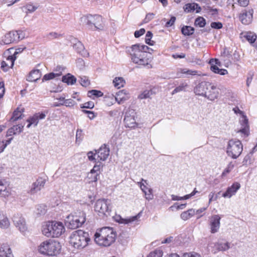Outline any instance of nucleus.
I'll use <instances>...</instances> for the list:
<instances>
[{
	"label": "nucleus",
	"instance_id": "1",
	"mask_svg": "<svg viewBox=\"0 0 257 257\" xmlns=\"http://www.w3.org/2000/svg\"><path fill=\"white\" fill-rule=\"evenodd\" d=\"M149 49L147 46L137 44L128 48L127 52L133 63L143 66H147L149 68L152 67L150 64L152 58L151 55L147 53Z\"/></svg>",
	"mask_w": 257,
	"mask_h": 257
},
{
	"label": "nucleus",
	"instance_id": "2",
	"mask_svg": "<svg viewBox=\"0 0 257 257\" xmlns=\"http://www.w3.org/2000/svg\"><path fill=\"white\" fill-rule=\"evenodd\" d=\"M94 237V240L98 245L108 247L115 242L116 233L112 227H104L97 230Z\"/></svg>",
	"mask_w": 257,
	"mask_h": 257
},
{
	"label": "nucleus",
	"instance_id": "3",
	"mask_svg": "<svg viewBox=\"0 0 257 257\" xmlns=\"http://www.w3.org/2000/svg\"><path fill=\"white\" fill-rule=\"evenodd\" d=\"M90 241L88 233L82 230L74 231L70 236V243L74 248L79 249L86 247Z\"/></svg>",
	"mask_w": 257,
	"mask_h": 257
},
{
	"label": "nucleus",
	"instance_id": "4",
	"mask_svg": "<svg viewBox=\"0 0 257 257\" xmlns=\"http://www.w3.org/2000/svg\"><path fill=\"white\" fill-rule=\"evenodd\" d=\"M65 231L63 224L61 222L51 221L43 226L42 233L48 237H58Z\"/></svg>",
	"mask_w": 257,
	"mask_h": 257
},
{
	"label": "nucleus",
	"instance_id": "5",
	"mask_svg": "<svg viewBox=\"0 0 257 257\" xmlns=\"http://www.w3.org/2000/svg\"><path fill=\"white\" fill-rule=\"evenodd\" d=\"M81 22L87 26L88 29L92 30H102L104 27L103 20L98 15H87L81 18Z\"/></svg>",
	"mask_w": 257,
	"mask_h": 257
},
{
	"label": "nucleus",
	"instance_id": "6",
	"mask_svg": "<svg viewBox=\"0 0 257 257\" xmlns=\"http://www.w3.org/2000/svg\"><path fill=\"white\" fill-rule=\"evenodd\" d=\"M61 246L58 241L48 239L42 242L39 246V252L43 254L50 256L56 255L59 253Z\"/></svg>",
	"mask_w": 257,
	"mask_h": 257
},
{
	"label": "nucleus",
	"instance_id": "7",
	"mask_svg": "<svg viewBox=\"0 0 257 257\" xmlns=\"http://www.w3.org/2000/svg\"><path fill=\"white\" fill-rule=\"evenodd\" d=\"M85 221L86 214L81 211L68 215L65 219V224L69 228L74 229L81 227Z\"/></svg>",
	"mask_w": 257,
	"mask_h": 257
},
{
	"label": "nucleus",
	"instance_id": "8",
	"mask_svg": "<svg viewBox=\"0 0 257 257\" xmlns=\"http://www.w3.org/2000/svg\"><path fill=\"white\" fill-rule=\"evenodd\" d=\"M243 151V145L238 140L231 139L228 142L226 153L233 159L238 158Z\"/></svg>",
	"mask_w": 257,
	"mask_h": 257
},
{
	"label": "nucleus",
	"instance_id": "9",
	"mask_svg": "<svg viewBox=\"0 0 257 257\" xmlns=\"http://www.w3.org/2000/svg\"><path fill=\"white\" fill-rule=\"evenodd\" d=\"M110 150L105 145L101 146L99 149L95 150L94 152L90 151L87 153V157L89 161L95 162L100 161H105L109 155Z\"/></svg>",
	"mask_w": 257,
	"mask_h": 257
},
{
	"label": "nucleus",
	"instance_id": "10",
	"mask_svg": "<svg viewBox=\"0 0 257 257\" xmlns=\"http://www.w3.org/2000/svg\"><path fill=\"white\" fill-rule=\"evenodd\" d=\"M94 208L99 216H107L111 211V201L108 199H99L96 201Z\"/></svg>",
	"mask_w": 257,
	"mask_h": 257
},
{
	"label": "nucleus",
	"instance_id": "11",
	"mask_svg": "<svg viewBox=\"0 0 257 257\" xmlns=\"http://www.w3.org/2000/svg\"><path fill=\"white\" fill-rule=\"evenodd\" d=\"M13 220L15 226L20 232L24 233L27 230L25 219L22 215H15L13 216Z\"/></svg>",
	"mask_w": 257,
	"mask_h": 257
},
{
	"label": "nucleus",
	"instance_id": "12",
	"mask_svg": "<svg viewBox=\"0 0 257 257\" xmlns=\"http://www.w3.org/2000/svg\"><path fill=\"white\" fill-rule=\"evenodd\" d=\"M219 95V88L216 85L210 83V85L208 86L205 96V97L211 101H214L217 99Z\"/></svg>",
	"mask_w": 257,
	"mask_h": 257
},
{
	"label": "nucleus",
	"instance_id": "13",
	"mask_svg": "<svg viewBox=\"0 0 257 257\" xmlns=\"http://www.w3.org/2000/svg\"><path fill=\"white\" fill-rule=\"evenodd\" d=\"M221 217L218 215H213L209 218L210 232L215 233L218 231L220 226Z\"/></svg>",
	"mask_w": 257,
	"mask_h": 257
},
{
	"label": "nucleus",
	"instance_id": "14",
	"mask_svg": "<svg viewBox=\"0 0 257 257\" xmlns=\"http://www.w3.org/2000/svg\"><path fill=\"white\" fill-rule=\"evenodd\" d=\"M210 85V82L202 81L198 83L194 88V92L196 95L205 97L207 89Z\"/></svg>",
	"mask_w": 257,
	"mask_h": 257
},
{
	"label": "nucleus",
	"instance_id": "15",
	"mask_svg": "<svg viewBox=\"0 0 257 257\" xmlns=\"http://www.w3.org/2000/svg\"><path fill=\"white\" fill-rule=\"evenodd\" d=\"M240 188V184L238 182H235L231 186L227 188L226 191L222 194V196L224 198H230L236 194Z\"/></svg>",
	"mask_w": 257,
	"mask_h": 257
},
{
	"label": "nucleus",
	"instance_id": "16",
	"mask_svg": "<svg viewBox=\"0 0 257 257\" xmlns=\"http://www.w3.org/2000/svg\"><path fill=\"white\" fill-rule=\"evenodd\" d=\"M253 10L250 9L248 11L244 10L239 16V20L244 25H248L252 19Z\"/></svg>",
	"mask_w": 257,
	"mask_h": 257
},
{
	"label": "nucleus",
	"instance_id": "17",
	"mask_svg": "<svg viewBox=\"0 0 257 257\" xmlns=\"http://www.w3.org/2000/svg\"><path fill=\"white\" fill-rule=\"evenodd\" d=\"M209 63L210 64V69L215 73L223 75L227 73V71L224 69H219L216 65H219L220 62L217 59H211Z\"/></svg>",
	"mask_w": 257,
	"mask_h": 257
},
{
	"label": "nucleus",
	"instance_id": "18",
	"mask_svg": "<svg viewBox=\"0 0 257 257\" xmlns=\"http://www.w3.org/2000/svg\"><path fill=\"white\" fill-rule=\"evenodd\" d=\"M20 38L18 32H10L5 35L2 41L4 44H9L17 41Z\"/></svg>",
	"mask_w": 257,
	"mask_h": 257
},
{
	"label": "nucleus",
	"instance_id": "19",
	"mask_svg": "<svg viewBox=\"0 0 257 257\" xmlns=\"http://www.w3.org/2000/svg\"><path fill=\"white\" fill-rule=\"evenodd\" d=\"M46 183V180L42 178H39L35 182H34L30 190L31 194H35L41 190L44 187Z\"/></svg>",
	"mask_w": 257,
	"mask_h": 257
},
{
	"label": "nucleus",
	"instance_id": "20",
	"mask_svg": "<svg viewBox=\"0 0 257 257\" xmlns=\"http://www.w3.org/2000/svg\"><path fill=\"white\" fill-rule=\"evenodd\" d=\"M16 59V57H14L12 55L8 56L6 60H4L2 62V69L5 71H7L10 68L13 66Z\"/></svg>",
	"mask_w": 257,
	"mask_h": 257
},
{
	"label": "nucleus",
	"instance_id": "21",
	"mask_svg": "<svg viewBox=\"0 0 257 257\" xmlns=\"http://www.w3.org/2000/svg\"><path fill=\"white\" fill-rule=\"evenodd\" d=\"M130 96L127 91L125 90H122L116 93L115 97V100L118 104H122L126 100H128Z\"/></svg>",
	"mask_w": 257,
	"mask_h": 257
},
{
	"label": "nucleus",
	"instance_id": "22",
	"mask_svg": "<svg viewBox=\"0 0 257 257\" xmlns=\"http://www.w3.org/2000/svg\"><path fill=\"white\" fill-rule=\"evenodd\" d=\"M240 123L242 125L241 128L238 131L243 134L244 136H247L248 134V119L246 116L242 115L241 119L240 120Z\"/></svg>",
	"mask_w": 257,
	"mask_h": 257
},
{
	"label": "nucleus",
	"instance_id": "23",
	"mask_svg": "<svg viewBox=\"0 0 257 257\" xmlns=\"http://www.w3.org/2000/svg\"><path fill=\"white\" fill-rule=\"evenodd\" d=\"M74 49L77 51V53L81 55L83 57H87L89 55V53L85 49L84 46L83 44L78 41L77 43L73 45Z\"/></svg>",
	"mask_w": 257,
	"mask_h": 257
},
{
	"label": "nucleus",
	"instance_id": "24",
	"mask_svg": "<svg viewBox=\"0 0 257 257\" xmlns=\"http://www.w3.org/2000/svg\"><path fill=\"white\" fill-rule=\"evenodd\" d=\"M41 72L38 69L31 71L27 78V80L30 82H35L40 78Z\"/></svg>",
	"mask_w": 257,
	"mask_h": 257
},
{
	"label": "nucleus",
	"instance_id": "25",
	"mask_svg": "<svg viewBox=\"0 0 257 257\" xmlns=\"http://www.w3.org/2000/svg\"><path fill=\"white\" fill-rule=\"evenodd\" d=\"M10 226V222L8 217L0 210V227L2 229H7Z\"/></svg>",
	"mask_w": 257,
	"mask_h": 257
},
{
	"label": "nucleus",
	"instance_id": "26",
	"mask_svg": "<svg viewBox=\"0 0 257 257\" xmlns=\"http://www.w3.org/2000/svg\"><path fill=\"white\" fill-rule=\"evenodd\" d=\"M240 37L243 40L247 41L250 43H253L256 39V36L250 32L242 33L240 34Z\"/></svg>",
	"mask_w": 257,
	"mask_h": 257
},
{
	"label": "nucleus",
	"instance_id": "27",
	"mask_svg": "<svg viewBox=\"0 0 257 257\" xmlns=\"http://www.w3.org/2000/svg\"><path fill=\"white\" fill-rule=\"evenodd\" d=\"M125 126L130 128H135L137 125L136 120L134 116L125 115L124 118Z\"/></svg>",
	"mask_w": 257,
	"mask_h": 257
},
{
	"label": "nucleus",
	"instance_id": "28",
	"mask_svg": "<svg viewBox=\"0 0 257 257\" xmlns=\"http://www.w3.org/2000/svg\"><path fill=\"white\" fill-rule=\"evenodd\" d=\"M0 257H13L11 249L9 246L3 245L1 246Z\"/></svg>",
	"mask_w": 257,
	"mask_h": 257
},
{
	"label": "nucleus",
	"instance_id": "29",
	"mask_svg": "<svg viewBox=\"0 0 257 257\" xmlns=\"http://www.w3.org/2000/svg\"><path fill=\"white\" fill-rule=\"evenodd\" d=\"M24 126L22 125H14L13 127L9 129L7 132V136H11L17 134H19L22 132Z\"/></svg>",
	"mask_w": 257,
	"mask_h": 257
},
{
	"label": "nucleus",
	"instance_id": "30",
	"mask_svg": "<svg viewBox=\"0 0 257 257\" xmlns=\"http://www.w3.org/2000/svg\"><path fill=\"white\" fill-rule=\"evenodd\" d=\"M62 81L68 85H73L76 82V78L73 75L68 73L62 77Z\"/></svg>",
	"mask_w": 257,
	"mask_h": 257
},
{
	"label": "nucleus",
	"instance_id": "31",
	"mask_svg": "<svg viewBox=\"0 0 257 257\" xmlns=\"http://www.w3.org/2000/svg\"><path fill=\"white\" fill-rule=\"evenodd\" d=\"M195 214V210L194 209H190L186 211L183 212L180 215L182 219L187 220L193 216Z\"/></svg>",
	"mask_w": 257,
	"mask_h": 257
},
{
	"label": "nucleus",
	"instance_id": "32",
	"mask_svg": "<svg viewBox=\"0 0 257 257\" xmlns=\"http://www.w3.org/2000/svg\"><path fill=\"white\" fill-rule=\"evenodd\" d=\"M188 87V83L184 81H182L178 86L176 87L174 90L172 92V94L173 95L175 93L181 92V91H185L186 89Z\"/></svg>",
	"mask_w": 257,
	"mask_h": 257
},
{
	"label": "nucleus",
	"instance_id": "33",
	"mask_svg": "<svg viewBox=\"0 0 257 257\" xmlns=\"http://www.w3.org/2000/svg\"><path fill=\"white\" fill-rule=\"evenodd\" d=\"M186 74V75H198L199 76H201L200 73H198V72L196 70H192L188 69L187 68H180L178 70V75L179 74Z\"/></svg>",
	"mask_w": 257,
	"mask_h": 257
},
{
	"label": "nucleus",
	"instance_id": "34",
	"mask_svg": "<svg viewBox=\"0 0 257 257\" xmlns=\"http://www.w3.org/2000/svg\"><path fill=\"white\" fill-rule=\"evenodd\" d=\"M118 217L119 218V220H116L117 222H118L120 223L128 224L129 223L137 220L138 217H139V215H138L132 217H130L128 218H122L120 216H118Z\"/></svg>",
	"mask_w": 257,
	"mask_h": 257
},
{
	"label": "nucleus",
	"instance_id": "35",
	"mask_svg": "<svg viewBox=\"0 0 257 257\" xmlns=\"http://www.w3.org/2000/svg\"><path fill=\"white\" fill-rule=\"evenodd\" d=\"M23 111H24L23 108L20 109V108H18L13 112V114L11 118V120L13 121H15L18 120L19 119L21 118Z\"/></svg>",
	"mask_w": 257,
	"mask_h": 257
},
{
	"label": "nucleus",
	"instance_id": "36",
	"mask_svg": "<svg viewBox=\"0 0 257 257\" xmlns=\"http://www.w3.org/2000/svg\"><path fill=\"white\" fill-rule=\"evenodd\" d=\"M62 75V72L60 71L57 73L51 72L48 74H45L43 78V81L51 80L55 78L60 76Z\"/></svg>",
	"mask_w": 257,
	"mask_h": 257
},
{
	"label": "nucleus",
	"instance_id": "37",
	"mask_svg": "<svg viewBox=\"0 0 257 257\" xmlns=\"http://www.w3.org/2000/svg\"><path fill=\"white\" fill-rule=\"evenodd\" d=\"M47 211V206L44 204H39L36 206L35 213L38 215H44Z\"/></svg>",
	"mask_w": 257,
	"mask_h": 257
},
{
	"label": "nucleus",
	"instance_id": "38",
	"mask_svg": "<svg viewBox=\"0 0 257 257\" xmlns=\"http://www.w3.org/2000/svg\"><path fill=\"white\" fill-rule=\"evenodd\" d=\"M113 83L115 87L120 88L124 86L125 81L122 77H115L113 80Z\"/></svg>",
	"mask_w": 257,
	"mask_h": 257
},
{
	"label": "nucleus",
	"instance_id": "39",
	"mask_svg": "<svg viewBox=\"0 0 257 257\" xmlns=\"http://www.w3.org/2000/svg\"><path fill=\"white\" fill-rule=\"evenodd\" d=\"M181 32L185 36H190L194 33V29L191 26H184L181 29Z\"/></svg>",
	"mask_w": 257,
	"mask_h": 257
},
{
	"label": "nucleus",
	"instance_id": "40",
	"mask_svg": "<svg viewBox=\"0 0 257 257\" xmlns=\"http://www.w3.org/2000/svg\"><path fill=\"white\" fill-rule=\"evenodd\" d=\"M195 6H197L196 3H191L186 4L183 7L184 10L186 13H190L195 10Z\"/></svg>",
	"mask_w": 257,
	"mask_h": 257
},
{
	"label": "nucleus",
	"instance_id": "41",
	"mask_svg": "<svg viewBox=\"0 0 257 257\" xmlns=\"http://www.w3.org/2000/svg\"><path fill=\"white\" fill-rule=\"evenodd\" d=\"M103 167V164L99 162H98L97 164H95L93 168L91 170L90 172L97 174V175H99L100 173V169Z\"/></svg>",
	"mask_w": 257,
	"mask_h": 257
},
{
	"label": "nucleus",
	"instance_id": "42",
	"mask_svg": "<svg viewBox=\"0 0 257 257\" xmlns=\"http://www.w3.org/2000/svg\"><path fill=\"white\" fill-rule=\"evenodd\" d=\"M152 94L153 91L152 90H146L138 96V98L140 99H146L150 98Z\"/></svg>",
	"mask_w": 257,
	"mask_h": 257
},
{
	"label": "nucleus",
	"instance_id": "43",
	"mask_svg": "<svg viewBox=\"0 0 257 257\" xmlns=\"http://www.w3.org/2000/svg\"><path fill=\"white\" fill-rule=\"evenodd\" d=\"M103 95V93L99 90H91L88 92V96L89 97H91L92 96H94L95 97H99Z\"/></svg>",
	"mask_w": 257,
	"mask_h": 257
},
{
	"label": "nucleus",
	"instance_id": "44",
	"mask_svg": "<svg viewBox=\"0 0 257 257\" xmlns=\"http://www.w3.org/2000/svg\"><path fill=\"white\" fill-rule=\"evenodd\" d=\"M186 206V204H181L179 205L177 203H175L172 206H170L169 208V210H171L172 211H174L175 209L178 210H182L184 209Z\"/></svg>",
	"mask_w": 257,
	"mask_h": 257
},
{
	"label": "nucleus",
	"instance_id": "45",
	"mask_svg": "<svg viewBox=\"0 0 257 257\" xmlns=\"http://www.w3.org/2000/svg\"><path fill=\"white\" fill-rule=\"evenodd\" d=\"M195 25L201 28L204 27L206 25V21L203 17H199L195 20Z\"/></svg>",
	"mask_w": 257,
	"mask_h": 257
},
{
	"label": "nucleus",
	"instance_id": "46",
	"mask_svg": "<svg viewBox=\"0 0 257 257\" xmlns=\"http://www.w3.org/2000/svg\"><path fill=\"white\" fill-rule=\"evenodd\" d=\"M24 8L27 10L26 13L28 14V13H31L35 12L38 9V7L34 6L31 4H28L24 6Z\"/></svg>",
	"mask_w": 257,
	"mask_h": 257
},
{
	"label": "nucleus",
	"instance_id": "47",
	"mask_svg": "<svg viewBox=\"0 0 257 257\" xmlns=\"http://www.w3.org/2000/svg\"><path fill=\"white\" fill-rule=\"evenodd\" d=\"M229 247L228 242L219 243L217 245V248L219 250L225 251L228 249Z\"/></svg>",
	"mask_w": 257,
	"mask_h": 257
},
{
	"label": "nucleus",
	"instance_id": "48",
	"mask_svg": "<svg viewBox=\"0 0 257 257\" xmlns=\"http://www.w3.org/2000/svg\"><path fill=\"white\" fill-rule=\"evenodd\" d=\"M153 36V34L150 31L147 32L146 35L145 42L149 45L152 46L154 45V42L151 40Z\"/></svg>",
	"mask_w": 257,
	"mask_h": 257
},
{
	"label": "nucleus",
	"instance_id": "49",
	"mask_svg": "<svg viewBox=\"0 0 257 257\" xmlns=\"http://www.w3.org/2000/svg\"><path fill=\"white\" fill-rule=\"evenodd\" d=\"M163 251L160 249H156L150 252L147 257H162Z\"/></svg>",
	"mask_w": 257,
	"mask_h": 257
},
{
	"label": "nucleus",
	"instance_id": "50",
	"mask_svg": "<svg viewBox=\"0 0 257 257\" xmlns=\"http://www.w3.org/2000/svg\"><path fill=\"white\" fill-rule=\"evenodd\" d=\"M80 83L82 86L87 87L89 85L90 81L86 76H83L80 77Z\"/></svg>",
	"mask_w": 257,
	"mask_h": 257
},
{
	"label": "nucleus",
	"instance_id": "51",
	"mask_svg": "<svg viewBox=\"0 0 257 257\" xmlns=\"http://www.w3.org/2000/svg\"><path fill=\"white\" fill-rule=\"evenodd\" d=\"M76 104V102L72 99H65L63 102H61V104L65 105L67 107H72Z\"/></svg>",
	"mask_w": 257,
	"mask_h": 257
},
{
	"label": "nucleus",
	"instance_id": "52",
	"mask_svg": "<svg viewBox=\"0 0 257 257\" xmlns=\"http://www.w3.org/2000/svg\"><path fill=\"white\" fill-rule=\"evenodd\" d=\"M99 176L97 174L93 173L90 172L87 174V178L89 180V182H96L98 180V177Z\"/></svg>",
	"mask_w": 257,
	"mask_h": 257
},
{
	"label": "nucleus",
	"instance_id": "53",
	"mask_svg": "<svg viewBox=\"0 0 257 257\" xmlns=\"http://www.w3.org/2000/svg\"><path fill=\"white\" fill-rule=\"evenodd\" d=\"M220 193H221V192L220 191V192H218L217 194L215 195L214 192H211L208 195V196H209L208 204H210L212 201H216L218 199V195H219L220 194Z\"/></svg>",
	"mask_w": 257,
	"mask_h": 257
},
{
	"label": "nucleus",
	"instance_id": "54",
	"mask_svg": "<svg viewBox=\"0 0 257 257\" xmlns=\"http://www.w3.org/2000/svg\"><path fill=\"white\" fill-rule=\"evenodd\" d=\"M234 164L232 162H230L222 172V176H224L227 174L229 173L234 168Z\"/></svg>",
	"mask_w": 257,
	"mask_h": 257
},
{
	"label": "nucleus",
	"instance_id": "55",
	"mask_svg": "<svg viewBox=\"0 0 257 257\" xmlns=\"http://www.w3.org/2000/svg\"><path fill=\"white\" fill-rule=\"evenodd\" d=\"M28 122H31L32 124L34 125V126L37 125L39 122V119L34 114L32 117H30L28 120Z\"/></svg>",
	"mask_w": 257,
	"mask_h": 257
},
{
	"label": "nucleus",
	"instance_id": "56",
	"mask_svg": "<svg viewBox=\"0 0 257 257\" xmlns=\"http://www.w3.org/2000/svg\"><path fill=\"white\" fill-rule=\"evenodd\" d=\"M146 199L148 200H151L153 199V190L151 189H148L147 191L144 192Z\"/></svg>",
	"mask_w": 257,
	"mask_h": 257
},
{
	"label": "nucleus",
	"instance_id": "57",
	"mask_svg": "<svg viewBox=\"0 0 257 257\" xmlns=\"http://www.w3.org/2000/svg\"><path fill=\"white\" fill-rule=\"evenodd\" d=\"M254 151H253V150H252V152H250L249 154L246 155L244 158L243 159L242 161V164L243 165H245L247 164V163L249 162H250L251 160V155Z\"/></svg>",
	"mask_w": 257,
	"mask_h": 257
},
{
	"label": "nucleus",
	"instance_id": "58",
	"mask_svg": "<svg viewBox=\"0 0 257 257\" xmlns=\"http://www.w3.org/2000/svg\"><path fill=\"white\" fill-rule=\"evenodd\" d=\"M7 182L5 180H0V193L8 187Z\"/></svg>",
	"mask_w": 257,
	"mask_h": 257
},
{
	"label": "nucleus",
	"instance_id": "59",
	"mask_svg": "<svg viewBox=\"0 0 257 257\" xmlns=\"http://www.w3.org/2000/svg\"><path fill=\"white\" fill-rule=\"evenodd\" d=\"M11 194L10 189L9 188H7L5 190H4L0 193V196L2 197H7Z\"/></svg>",
	"mask_w": 257,
	"mask_h": 257
},
{
	"label": "nucleus",
	"instance_id": "60",
	"mask_svg": "<svg viewBox=\"0 0 257 257\" xmlns=\"http://www.w3.org/2000/svg\"><path fill=\"white\" fill-rule=\"evenodd\" d=\"M94 106V104L92 101H88L84 103L82 106H81V107L91 109L93 108Z\"/></svg>",
	"mask_w": 257,
	"mask_h": 257
},
{
	"label": "nucleus",
	"instance_id": "61",
	"mask_svg": "<svg viewBox=\"0 0 257 257\" xmlns=\"http://www.w3.org/2000/svg\"><path fill=\"white\" fill-rule=\"evenodd\" d=\"M182 257H200V256L196 252H192L183 253Z\"/></svg>",
	"mask_w": 257,
	"mask_h": 257
},
{
	"label": "nucleus",
	"instance_id": "62",
	"mask_svg": "<svg viewBox=\"0 0 257 257\" xmlns=\"http://www.w3.org/2000/svg\"><path fill=\"white\" fill-rule=\"evenodd\" d=\"M212 28L220 29L222 28V24L220 22H212L211 23Z\"/></svg>",
	"mask_w": 257,
	"mask_h": 257
},
{
	"label": "nucleus",
	"instance_id": "63",
	"mask_svg": "<svg viewBox=\"0 0 257 257\" xmlns=\"http://www.w3.org/2000/svg\"><path fill=\"white\" fill-rule=\"evenodd\" d=\"M155 16V14L154 13H149L148 14L145 19L144 20V22L145 23H147L149 21H150L151 20H152Z\"/></svg>",
	"mask_w": 257,
	"mask_h": 257
},
{
	"label": "nucleus",
	"instance_id": "64",
	"mask_svg": "<svg viewBox=\"0 0 257 257\" xmlns=\"http://www.w3.org/2000/svg\"><path fill=\"white\" fill-rule=\"evenodd\" d=\"M82 131L80 129H78L76 134V142L81 141L82 140Z\"/></svg>",
	"mask_w": 257,
	"mask_h": 257
}]
</instances>
